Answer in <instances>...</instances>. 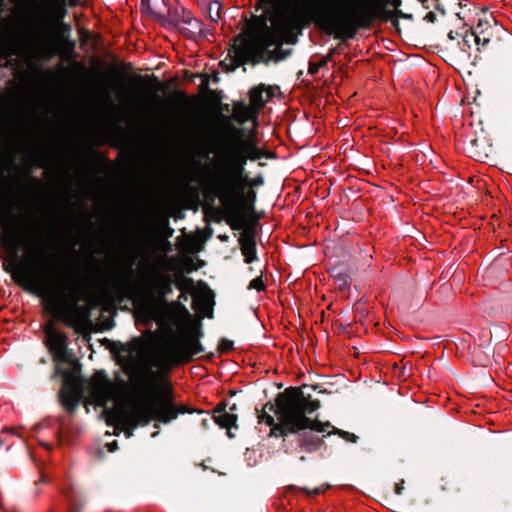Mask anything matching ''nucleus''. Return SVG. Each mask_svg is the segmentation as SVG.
Instances as JSON below:
<instances>
[{
    "mask_svg": "<svg viewBox=\"0 0 512 512\" xmlns=\"http://www.w3.org/2000/svg\"><path fill=\"white\" fill-rule=\"evenodd\" d=\"M66 497H67V499H68V501H69V504H70V506H71V510H74V505H75V503H74V498H73V496H72V495H70V494H66Z\"/></svg>",
    "mask_w": 512,
    "mask_h": 512,
    "instance_id": "nucleus-36",
    "label": "nucleus"
},
{
    "mask_svg": "<svg viewBox=\"0 0 512 512\" xmlns=\"http://www.w3.org/2000/svg\"><path fill=\"white\" fill-rule=\"evenodd\" d=\"M13 4L12 16L19 36L32 55L50 59L56 54L67 58L74 44L66 42L59 49L55 27L66 17L68 0H9Z\"/></svg>",
    "mask_w": 512,
    "mask_h": 512,
    "instance_id": "nucleus-4",
    "label": "nucleus"
},
{
    "mask_svg": "<svg viewBox=\"0 0 512 512\" xmlns=\"http://www.w3.org/2000/svg\"><path fill=\"white\" fill-rule=\"evenodd\" d=\"M272 97V90L263 84L249 91L250 104L258 114Z\"/></svg>",
    "mask_w": 512,
    "mask_h": 512,
    "instance_id": "nucleus-18",
    "label": "nucleus"
},
{
    "mask_svg": "<svg viewBox=\"0 0 512 512\" xmlns=\"http://www.w3.org/2000/svg\"><path fill=\"white\" fill-rule=\"evenodd\" d=\"M246 181L247 176L235 169H209L202 175L200 185L207 200L218 198L227 216L242 224V213L253 210L256 200L254 190L244 193Z\"/></svg>",
    "mask_w": 512,
    "mask_h": 512,
    "instance_id": "nucleus-6",
    "label": "nucleus"
},
{
    "mask_svg": "<svg viewBox=\"0 0 512 512\" xmlns=\"http://www.w3.org/2000/svg\"><path fill=\"white\" fill-rule=\"evenodd\" d=\"M424 20L427 21V22H430V23H433L434 21H436V14L432 11L426 13V15L424 16Z\"/></svg>",
    "mask_w": 512,
    "mask_h": 512,
    "instance_id": "nucleus-33",
    "label": "nucleus"
},
{
    "mask_svg": "<svg viewBox=\"0 0 512 512\" xmlns=\"http://www.w3.org/2000/svg\"><path fill=\"white\" fill-rule=\"evenodd\" d=\"M135 79L139 84H141L146 89L154 91L159 89V81L154 75L147 78H144L142 76H136Z\"/></svg>",
    "mask_w": 512,
    "mask_h": 512,
    "instance_id": "nucleus-25",
    "label": "nucleus"
},
{
    "mask_svg": "<svg viewBox=\"0 0 512 512\" xmlns=\"http://www.w3.org/2000/svg\"><path fill=\"white\" fill-rule=\"evenodd\" d=\"M90 394L98 405H104L115 397V387L104 371H96L89 381Z\"/></svg>",
    "mask_w": 512,
    "mask_h": 512,
    "instance_id": "nucleus-12",
    "label": "nucleus"
},
{
    "mask_svg": "<svg viewBox=\"0 0 512 512\" xmlns=\"http://www.w3.org/2000/svg\"><path fill=\"white\" fill-rule=\"evenodd\" d=\"M403 484H404V481L402 480L401 483H397L395 485V493L396 494L400 495L402 493V491L404 489Z\"/></svg>",
    "mask_w": 512,
    "mask_h": 512,
    "instance_id": "nucleus-35",
    "label": "nucleus"
},
{
    "mask_svg": "<svg viewBox=\"0 0 512 512\" xmlns=\"http://www.w3.org/2000/svg\"><path fill=\"white\" fill-rule=\"evenodd\" d=\"M448 38H449L450 40H454V39H455V36H454L453 31H450V32L448 33Z\"/></svg>",
    "mask_w": 512,
    "mask_h": 512,
    "instance_id": "nucleus-40",
    "label": "nucleus"
},
{
    "mask_svg": "<svg viewBox=\"0 0 512 512\" xmlns=\"http://www.w3.org/2000/svg\"><path fill=\"white\" fill-rule=\"evenodd\" d=\"M319 408L320 401L305 394L302 388L289 387L276 396L275 405L265 404L258 419L260 423L264 422L271 427L270 436L285 437L305 428H322V425L313 423L307 416Z\"/></svg>",
    "mask_w": 512,
    "mask_h": 512,
    "instance_id": "nucleus-5",
    "label": "nucleus"
},
{
    "mask_svg": "<svg viewBox=\"0 0 512 512\" xmlns=\"http://www.w3.org/2000/svg\"><path fill=\"white\" fill-rule=\"evenodd\" d=\"M241 253L246 263L250 264L257 260L255 234L252 231H245L239 238Z\"/></svg>",
    "mask_w": 512,
    "mask_h": 512,
    "instance_id": "nucleus-17",
    "label": "nucleus"
},
{
    "mask_svg": "<svg viewBox=\"0 0 512 512\" xmlns=\"http://www.w3.org/2000/svg\"><path fill=\"white\" fill-rule=\"evenodd\" d=\"M386 0H302L299 5L279 9L273 25L281 34H292L314 23L335 39H353L358 30L370 28L382 17Z\"/></svg>",
    "mask_w": 512,
    "mask_h": 512,
    "instance_id": "nucleus-3",
    "label": "nucleus"
},
{
    "mask_svg": "<svg viewBox=\"0 0 512 512\" xmlns=\"http://www.w3.org/2000/svg\"><path fill=\"white\" fill-rule=\"evenodd\" d=\"M193 292H181L179 297H178V300L177 301H174L172 302V306L176 309H179L185 313H188V310L186 309V307L184 306V302L188 301V296L189 294H192Z\"/></svg>",
    "mask_w": 512,
    "mask_h": 512,
    "instance_id": "nucleus-27",
    "label": "nucleus"
},
{
    "mask_svg": "<svg viewBox=\"0 0 512 512\" xmlns=\"http://www.w3.org/2000/svg\"><path fill=\"white\" fill-rule=\"evenodd\" d=\"M175 286L180 292H193L194 282L191 278L182 276L175 281Z\"/></svg>",
    "mask_w": 512,
    "mask_h": 512,
    "instance_id": "nucleus-26",
    "label": "nucleus"
},
{
    "mask_svg": "<svg viewBox=\"0 0 512 512\" xmlns=\"http://www.w3.org/2000/svg\"><path fill=\"white\" fill-rule=\"evenodd\" d=\"M33 166H38V167L45 166V161L43 159L42 154L39 151H32L25 158L26 172H25V176H24V181L19 183L20 189H24V183L27 186H39L40 185L41 182L38 178L32 177L29 175L31 172V168Z\"/></svg>",
    "mask_w": 512,
    "mask_h": 512,
    "instance_id": "nucleus-15",
    "label": "nucleus"
},
{
    "mask_svg": "<svg viewBox=\"0 0 512 512\" xmlns=\"http://www.w3.org/2000/svg\"><path fill=\"white\" fill-rule=\"evenodd\" d=\"M281 36L266 28L262 32L249 35H239L235 38L229 55L237 66L246 63H258L270 47L279 48Z\"/></svg>",
    "mask_w": 512,
    "mask_h": 512,
    "instance_id": "nucleus-8",
    "label": "nucleus"
},
{
    "mask_svg": "<svg viewBox=\"0 0 512 512\" xmlns=\"http://www.w3.org/2000/svg\"><path fill=\"white\" fill-rule=\"evenodd\" d=\"M326 488L327 487L321 486V487H316V488L310 489V488H307V487H298V486H295V485H292V486L288 487V489L293 491V492L301 491L307 497H311V498L320 495L321 493H323L326 490Z\"/></svg>",
    "mask_w": 512,
    "mask_h": 512,
    "instance_id": "nucleus-24",
    "label": "nucleus"
},
{
    "mask_svg": "<svg viewBox=\"0 0 512 512\" xmlns=\"http://www.w3.org/2000/svg\"><path fill=\"white\" fill-rule=\"evenodd\" d=\"M132 262L123 270L114 274L111 291L113 296L122 301L131 300L143 313L151 316L157 308L166 303V297L172 293L173 278L159 270H151L142 282L136 285L131 280Z\"/></svg>",
    "mask_w": 512,
    "mask_h": 512,
    "instance_id": "nucleus-7",
    "label": "nucleus"
},
{
    "mask_svg": "<svg viewBox=\"0 0 512 512\" xmlns=\"http://www.w3.org/2000/svg\"><path fill=\"white\" fill-rule=\"evenodd\" d=\"M145 0H142V3H144Z\"/></svg>",
    "mask_w": 512,
    "mask_h": 512,
    "instance_id": "nucleus-44",
    "label": "nucleus"
},
{
    "mask_svg": "<svg viewBox=\"0 0 512 512\" xmlns=\"http://www.w3.org/2000/svg\"><path fill=\"white\" fill-rule=\"evenodd\" d=\"M46 345L56 361L67 360V336L58 331L52 324L44 329Z\"/></svg>",
    "mask_w": 512,
    "mask_h": 512,
    "instance_id": "nucleus-13",
    "label": "nucleus"
},
{
    "mask_svg": "<svg viewBox=\"0 0 512 512\" xmlns=\"http://www.w3.org/2000/svg\"><path fill=\"white\" fill-rule=\"evenodd\" d=\"M80 0H68V5L70 7H76L79 5Z\"/></svg>",
    "mask_w": 512,
    "mask_h": 512,
    "instance_id": "nucleus-37",
    "label": "nucleus"
},
{
    "mask_svg": "<svg viewBox=\"0 0 512 512\" xmlns=\"http://www.w3.org/2000/svg\"><path fill=\"white\" fill-rule=\"evenodd\" d=\"M249 289H255L257 291H263L265 290L266 286L262 279V276H258L254 279H252L248 286Z\"/></svg>",
    "mask_w": 512,
    "mask_h": 512,
    "instance_id": "nucleus-30",
    "label": "nucleus"
},
{
    "mask_svg": "<svg viewBox=\"0 0 512 512\" xmlns=\"http://www.w3.org/2000/svg\"><path fill=\"white\" fill-rule=\"evenodd\" d=\"M494 28L488 22L483 23L481 20L470 32H466L463 37V43L470 46V42H474L478 46V50L486 47L492 37Z\"/></svg>",
    "mask_w": 512,
    "mask_h": 512,
    "instance_id": "nucleus-14",
    "label": "nucleus"
},
{
    "mask_svg": "<svg viewBox=\"0 0 512 512\" xmlns=\"http://www.w3.org/2000/svg\"><path fill=\"white\" fill-rule=\"evenodd\" d=\"M121 385H122V386H125V385H126V383H125L124 381H121Z\"/></svg>",
    "mask_w": 512,
    "mask_h": 512,
    "instance_id": "nucleus-42",
    "label": "nucleus"
},
{
    "mask_svg": "<svg viewBox=\"0 0 512 512\" xmlns=\"http://www.w3.org/2000/svg\"><path fill=\"white\" fill-rule=\"evenodd\" d=\"M246 183L250 187L259 186L263 184V179L261 177H257L249 181L247 180Z\"/></svg>",
    "mask_w": 512,
    "mask_h": 512,
    "instance_id": "nucleus-32",
    "label": "nucleus"
},
{
    "mask_svg": "<svg viewBox=\"0 0 512 512\" xmlns=\"http://www.w3.org/2000/svg\"><path fill=\"white\" fill-rule=\"evenodd\" d=\"M88 157H91V158H100V155L96 152V151H90L88 154H87Z\"/></svg>",
    "mask_w": 512,
    "mask_h": 512,
    "instance_id": "nucleus-38",
    "label": "nucleus"
},
{
    "mask_svg": "<svg viewBox=\"0 0 512 512\" xmlns=\"http://www.w3.org/2000/svg\"><path fill=\"white\" fill-rule=\"evenodd\" d=\"M112 445H114V447H116L117 442H116V441H114V442L112 443Z\"/></svg>",
    "mask_w": 512,
    "mask_h": 512,
    "instance_id": "nucleus-43",
    "label": "nucleus"
},
{
    "mask_svg": "<svg viewBox=\"0 0 512 512\" xmlns=\"http://www.w3.org/2000/svg\"><path fill=\"white\" fill-rule=\"evenodd\" d=\"M335 53H338V50L337 48H332L330 49L328 55L326 57H323L321 60H319L318 62H310L309 63V67H308V73L311 74V75H315L317 74V72L319 71V69L321 67H324L327 65V63L332 59V56L335 54Z\"/></svg>",
    "mask_w": 512,
    "mask_h": 512,
    "instance_id": "nucleus-23",
    "label": "nucleus"
},
{
    "mask_svg": "<svg viewBox=\"0 0 512 512\" xmlns=\"http://www.w3.org/2000/svg\"><path fill=\"white\" fill-rule=\"evenodd\" d=\"M233 348V342L228 339H222L219 345V349L222 352H227Z\"/></svg>",
    "mask_w": 512,
    "mask_h": 512,
    "instance_id": "nucleus-31",
    "label": "nucleus"
},
{
    "mask_svg": "<svg viewBox=\"0 0 512 512\" xmlns=\"http://www.w3.org/2000/svg\"><path fill=\"white\" fill-rule=\"evenodd\" d=\"M426 8L435 5V8L441 11L442 14L446 13L445 7L453 12L459 19L464 20L465 15L462 14V3L460 0H419Z\"/></svg>",
    "mask_w": 512,
    "mask_h": 512,
    "instance_id": "nucleus-19",
    "label": "nucleus"
},
{
    "mask_svg": "<svg viewBox=\"0 0 512 512\" xmlns=\"http://www.w3.org/2000/svg\"><path fill=\"white\" fill-rule=\"evenodd\" d=\"M155 221H156L158 228L168 230L167 237L172 235L173 230L171 228H169V221H168L167 216L156 215Z\"/></svg>",
    "mask_w": 512,
    "mask_h": 512,
    "instance_id": "nucleus-28",
    "label": "nucleus"
},
{
    "mask_svg": "<svg viewBox=\"0 0 512 512\" xmlns=\"http://www.w3.org/2000/svg\"><path fill=\"white\" fill-rule=\"evenodd\" d=\"M218 9H220V5L219 4H218ZM216 16H217V18H212L214 21H217L220 18L219 10H217Z\"/></svg>",
    "mask_w": 512,
    "mask_h": 512,
    "instance_id": "nucleus-39",
    "label": "nucleus"
},
{
    "mask_svg": "<svg viewBox=\"0 0 512 512\" xmlns=\"http://www.w3.org/2000/svg\"><path fill=\"white\" fill-rule=\"evenodd\" d=\"M168 18L170 23L181 30L189 39H196L203 33V23L183 6H175L169 9Z\"/></svg>",
    "mask_w": 512,
    "mask_h": 512,
    "instance_id": "nucleus-10",
    "label": "nucleus"
},
{
    "mask_svg": "<svg viewBox=\"0 0 512 512\" xmlns=\"http://www.w3.org/2000/svg\"><path fill=\"white\" fill-rule=\"evenodd\" d=\"M0 246L5 257L3 268L13 281L24 290L42 297L45 309L56 319L69 327L84 324L90 308L103 302V297H96L88 290L86 278L72 273L62 277H47V253L44 242L31 245L24 231L4 228L0 233Z\"/></svg>",
    "mask_w": 512,
    "mask_h": 512,
    "instance_id": "nucleus-1",
    "label": "nucleus"
},
{
    "mask_svg": "<svg viewBox=\"0 0 512 512\" xmlns=\"http://www.w3.org/2000/svg\"><path fill=\"white\" fill-rule=\"evenodd\" d=\"M315 430H311L310 428H305L296 434L297 443L300 448H302L305 452L312 453L317 451L322 447L324 441L321 437L314 434Z\"/></svg>",
    "mask_w": 512,
    "mask_h": 512,
    "instance_id": "nucleus-16",
    "label": "nucleus"
},
{
    "mask_svg": "<svg viewBox=\"0 0 512 512\" xmlns=\"http://www.w3.org/2000/svg\"><path fill=\"white\" fill-rule=\"evenodd\" d=\"M231 140L227 150L225 161L218 162L211 169H235L243 174L247 160H259L263 153L251 140L242 139V131L231 127L229 131Z\"/></svg>",
    "mask_w": 512,
    "mask_h": 512,
    "instance_id": "nucleus-9",
    "label": "nucleus"
},
{
    "mask_svg": "<svg viewBox=\"0 0 512 512\" xmlns=\"http://www.w3.org/2000/svg\"><path fill=\"white\" fill-rule=\"evenodd\" d=\"M489 362V358L488 356L484 355L482 357H479V359L477 360V365L479 366H486Z\"/></svg>",
    "mask_w": 512,
    "mask_h": 512,
    "instance_id": "nucleus-34",
    "label": "nucleus"
},
{
    "mask_svg": "<svg viewBox=\"0 0 512 512\" xmlns=\"http://www.w3.org/2000/svg\"><path fill=\"white\" fill-rule=\"evenodd\" d=\"M312 422L322 425L321 426L322 428L318 427V429H314L315 431H317V433H326L327 435H338L345 441H348L351 443H356L358 441L357 435H355L354 433H350L348 431L338 429V428L334 427L329 421L321 422L318 419H312Z\"/></svg>",
    "mask_w": 512,
    "mask_h": 512,
    "instance_id": "nucleus-20",
    "label": "nucleus"
},
{
    "mask_svg": "<svg viewBox=\"0 0 512 512\" xmlns=\"http://www.w3.org/2000/svg\"><path fill=\"white\" fill-rule=\"evenodd\" d=\"M399 4H400V0H395V1H394V6H396V7H397Z\"/></svg>",
    "mask_w": 512,
    "mask_h": 512,
    "instance_id": "nucleus-41",
    "label": "nucleus"
},
{
    "mask_svg": "<svg viewBox=\"0 0 512 512\" xmlns=\"http://www.w3.org/2000/svg\"><path fill=\"white\" fill-rule=\"evenodd\" d=\"M17 50L10 43H0V57H8L16 55Z\"/></svg>",
    "mask_w": 512,
    "mask_h": 512,
    "instance_id": "nucleus-29",
    "label": "nucleus"
},
{
    "mask_svg": "<svg viewBox=\"0 0 512 512\" xmlns=\"http://www.w3.org/2000/svg\"><path fill=\"white\" fill-rule=\"evenodd\" d=\"M258 113L251 106L245 105L242 102H237L233 107V118L240 124H244L249 120H256Z\"/></svg>",
    "mask_w": 512,
    "mask_h": 512,
    "instance_id": "nucleus-21",
    "label": "nucleus"
},
{
    "mask_svg": "<svg viewBox=\"0 0 512 512\" xmlns=\"http://www.w3.org/2000/svg\"><path fill=\"white\" fill-rule=\"evenodd\" d=\"M200 336V328L192 327L150 359H131L126 364L124 372L129 376L140 404L133 413H117L113 418L115 425L121 426L127 437L139 424L150 421L167 424L180 414L193 412L186 405L175 402L173 388L164 379L173 367L189 363L193 356L204 351Z\"/></svg>",
    "mask_w": 512,
    "mask_h": 512,
    "instance_id": "nucleus-2",
    "label": "nucleus"
},
{
    "mask_svg": "<svg viewBox=\"0 0 512 512\" xmlns=\"http://www.w3.org/2000/svg\"><path fill=\"white\" fill-rule=\"evenodd\" d=\"M83 396V381L75 372H67L64 376V384L60 393L61 403L72 412Z\"/></svg>",
    "mask_w": 512,
    "mask_h": 512,
    "instance_id": "nucleus-11",
    "label": "nucleus"
},
{
    "mask_svg": "<svg viewBox=\"0 0 512 512\" xmlns=\"http://www.w3.org/2000/svg\"><path fill=\"white\" fill-rule=\"evenodd\" d=\"M213 419L221 428L228 429V435L232 436L229 430L236 426L237 416L226 412L224 409H215Z\"/></svg>",
    "mask_w": 512,
    "mask_h": 512,
    "instance_id": "nucleus-22",
    "label": "nucleus"
}]
</instances>
